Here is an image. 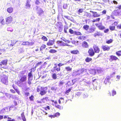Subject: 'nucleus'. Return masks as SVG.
Instances as JSON below:
<instances>
[{
	"mask_svg": "<svg viewBox=\"0 0 121 121\" xmlns=\"http://www.w3.org/2000/svg\"><path fill=\"white\" fill-rule=\"evenodd\" d=\"M48 88L46 87H37V92H40V94L43 96L45 95L47 92Z\"/></svg>",
	"mask_w": 121,
	"mask_h": 121,
	"instance_id": "obj_1",
	"label": "nucleus"
},
{
	"mask_svg": "<svg viewBox=\"0 0 121 121\" xmlns=\"http://www.w3.org/2000/svg\"><path fill=\"white\" fill-rule=\"evenodd\" d=\"M8 60H5L0 62V68L5 69L7 64Z\"/></svg>",
	"mask_w": 121,
	"mask_h": 121,
	"instance_id": "obj_2",
	"label": "nucleus"
},
{
	"mask_svg": "<svg viewBox=\"0 0 121 121\" xmlns=\"http://www.w3.org/2000/svg\"><path fill=\"white\" fill-rule=\"evenodd\" d=\"M117 22H115L112 24V25L110 26L109 27L110 30L111 31H114L115 30V26L118 24Z\"/></svg>",
	"mask_w": 121,
	"mask_h": 121,
	"instance_id": "obj_3",
	"label": "nucleus"
},
{
	"mask_svg": "<svg viewBox=\"0 0 121 121\" xmlns=\"http://www.w3.org/2000/svg\"><path fill=\"white\" fill-rule=\"evenodd\" d=\"M112 13L115 16H121V10L117 9L114 10L112 12Z\"/></svg>",
	"mask_w": 121,
	"mask_h": 121,
	"instance_id": "obj_4",
	"label": "nucleus"
},
{
	"mask_svg": "<svg viewBox=\"0 0 121 121\" xmlns=\"http://www.w3.org/2000/svg\"><path fill=\"white\" fill-rule=\"evenodd\" d=\"M118 58L115 55H111L110 56L109 60L111 62L114 60L116 61L117 60H119Z\"/></svg>",
	"mask_w": 121,
	"mask_h": 121,
	"instance_id": "obj_5",
	"label": "nucleus"
},
{
	"mask_svg": "<svg viewBox=\"0 0 121 121\" xmlns=\"http://www.w3.org/2000/svg\"><path fill=\"white\" fill-rule=\"evenodd\" d=\"M93 48L95 53H99L100 49L98 46L94 45L93 46Z\"/></svg>",
	"mask_w": 121,
	"mask_h": 121,
	"instance_id": "obj_6",
	"label": "nucleus"
},
{
	"mask_svg": "<svg viewBox=\"0 0 121 121\" xmlns=\"http://www.w3.org/2000/svg\"><path fill=\"white\" fill-rule=\"evenodd\" d=\"M88 53L89 56H93L95 54V53L93 50L91 48L89 49L88 51Z\"/></svg>",
	"mask_w": 121,
	"mask_h": 121,
	"instance_id": "obj_7",
	"label": "nucleus"
},
{
	"mask_svg": "<svg viewBox=\"0 0 121 121\" xmlns=\"http://www.w3.org/2000/svg\"><path fill=\"white\" fill-rule=\"evenodd\" d=\"M57 43L59 45L62 46H68L69 45L67 43H65L61 41H57Z\"/></svg>",
	"mask_w": 121,
	"mask_h": 121,
	"instance_id": "obj_8",
	"label": "nucleus"
},
{
	"mask_svg": "<svg viewBox=\"0 0 121 121\" xmlns=\"http://www.w3.org/2000/svg\"><path fill=\"white\" fill-rule=\"evenodd\" d=\"M1 81L4 84L7 85L8 84V78L7 76H5L1 79Z\"/></svg>",
	"mask_w": 121,
	"mask_h": 121,
	"instance_id": "obj_9",
	"label": "nucleus"
},
{
	"mask_svg": "<svg viewBox=\"0 0 121 121\" xmlns=\"http://www.w3.org/2000/svg\"><path fill=\"white\" fill-rule=\"evenodd\" d=\"M101 48L104 51H108L110 49V47L106 45H102Z\"/></svg>",
	"mask_w": 121,
	"mask_h": 121,
	"instance_id": "obj_10",
	"label": "nucleus"
},
{
	"mask_svg": "<svg viewBox=\"0 0 121 121\" xmlns=\"http://www.w3.org/2000/svg\"><path fill=\"white\" fill-rule=\"evenodd\" d=\"M56 26L57 28L59 29V31L60 32H61L63 30L62 26L60 25L59 23H58L57 24H56Z\"/></svg>",
	"mask_w": 121,
	"mask_h": 121,
	"instance_id": "obj_11",
	"label": "nucleus"
},
{
	"mask_svg": "<svg viewBox=\"0 0 121 121\" xmlns=\"http://www.w3.org/2000/svg\"><path fill=\"white\" fill-rule=\"evenodd\" d=\"M110 78L109 76L107 77L105 79L104 83L106 84H107L109 83V81Z\"/></svg>",
	"mask_w": 121,
	"mask_h": 121,
	"instance_id": "obj_12",
	"label": "nucleus"
},
{
	"mask_svg": "<svg viewBox=\"0 0 121 121\" xmlns=\"http://www.w3.org/2000/svg\"><path fill=\"white\" fill-rule=\"evenodd\" d=\"M70 53L76 55L79 54V52L78 50H73L71 51H70Z\"/></svg>",
	"mask_w": 121,
	"mask_h": 121,
	"instance_id": "obj_13",
	"label": "nucleus"
},
{
	"mask_svg": "<svg viewBox=\"0 0 121 121\" xmlns=\"http://www.w3.org/2000/svg\"><path fill=\"white\" fill-rule=\"evenodd\" d=\"M95 25L100 30H102L104 29L105 28L104 26L101 25H99L98 24H95Z\"/></svg>",
	"mask_w": 121,
	"mask_h": 121,
	"instance_id": "obj_14",
	"label": "nucleus"
},
{
	"mask_svg": "<svg viewBox=\"0 0 121 121\" xmlns=\"http://www.w3.org/2000/svg\"><path fill=\"white\" fill-rule=\"evenodd\" d=\"M54 41L52 40H49L47 43V45L48 46H52L54 43Z\"/></svg>",
	"mask_w": 121,
	"mask_h": 121,
	"instance_id": "obj_15",
	"label": "nucleus"
},
{
	"mask_svg": "<svg viewBox=\"0 0 121 121\" xmlns=\"http://www.w3.org/2000/svg\"><path fill=\"white\" fill-rule=\"evenodd\" d=\"M26 75H23L21 77L20 79V81L21 82H25L26 80Z\"/></svg>",
	"mask_w": 121,
	"mask_h": 121,
	"instance_id": "obj_16",
	"label": "nucleus"
},
{
	"mask_svg": "<svg viewBox=\"0 0 121 121\" xmlns=\"http://www.w3.org/2000/svg\"><path fill=\"white\" fill-rule=\"evenodd\" d=\"M55 66L54 67V69L57 71H60V67L58 66L56 64H55Z\"/></svg>",
	"mask_w": 121,
	"mask_h": 121,
	"instance_id": "obj_17",
	"label": "nucleus"
},
{
	"mask_svg": "<svg viewBox=\"0 0 121 121\" xmlns=\"http://www.w3.org/2000/svg\"><path fill=\"white\" fill-rule=\"evenodd\" d=\"M82 46L84 48H88L89 45L85 41L84 42L82 43Z\"/></svg>",
	"mask_w": 121,
	"mask_h": 121,
	"instance_id": "obj_18",
	"label": "nucleus"
},
{
	"mask_svg": "<svg viewBox=\"0 0 121 121\" xmlns=\"http://www.w3.org/2000/svg\"><path fill=\"white\" fill-rule=\"evenodd\" d=\"M12 21V17H8L6 19V22L7 24L10 23Z\"/></svg>",
	"mask_w": 121,
	"mask_h": 121,
	"instance_id": "obj_19",
	"label": "nucleus"
},
{
	"mask_svg": "<svg viewBox=\"0 0 121 121\" xmlns=\"http://www.w3.org/2000/svg\"><path fill=\"white\" fill-rule=\"evenodd\" d=\"M46 45L44 44H43L42 45L40 48V51L42 53V51L44 50L46 48Z\"/></svg>",
	"mask_w": 121,
	"mask_h": 121,
	"instance_id": "obj_20",
	"label": "nucleus"
},
{
	"mask_svg": "<svg viewBox=\"0 0 121 121\" xmlns=\"http://www.w3.org/2000/svg\"><path fill=\"white\" fill-rule=\"evenodd\" d=\"M83 16L84 17H90L91 16V14L90 13H89L87 12H85Z\"/></svg>",
	"mask_w": 121,
	"mask_h": 121,
	"instance_id": "obj_21",
	"label": "nucleus"
},
{
	"mask_svg": "<svg viewBox=\"0 0 121 121\" xmlns=\"http://www.w3.org/2000/svg\"><path fill=\"white\" fill-rule=\"evenodd\" d=\"M109 94L110 96H114V95H115L116 94V92L115 91L113 90L112 91V93H111L110 92H109Z\"/></svg>",
	"mask_w": 121,
	"mask_h": 121,
	"instance_id": "obj_22",
	"label": "nucleus"
},
{
	"mask_svg": "<svg viewBox=\"0 0 121 121\" xmlns=\"http://www.w3.org/2000/svg\"><path fill=\"white\" fill-rule=\"evenodd\" d=\"M92 13L93 14V16L94 17H99L100 15L99 14H98L96 12H93L92 11Z\"/></svg>",
	"mask_w": 121,
	"mask_h": 121,
	"instance_id": "obj_23",
	"label": "nucleus"
},
{
	"mask_svg": "<svg viewBox=\"0 0 121 121\" xmlns=\"http://www.w3.org/2000/svg\"><path fill=\"white\" fill-rule=\"evenodd\" d=\"M13 106H11L10 108L9 107H7L5 108L4 109L5 110V112H7L9 111L10 110H12V109L13 108Z\"/></svg>",
	"mask_w": 121,
	"mask_h": 121,
	"instance_id": "obj_24",
	"label": "nucleus"
},
{
	"mask_svg": "<svg viewBox=\"0 0 121 121\" xmlns=\"http://www.w3.org/2000/svg\"><path fill=\"white\" fill-rule=\"evenodd\" d=\"M92 60V59L91 58L87 57L85 59V61L86 62L89 63Z\"/></svg>",
	"mask_w": 121,
	"mask_h": 121,
	"instance_id": "obj_25",
	"label": "nucleus"
},
{
	"mask_svg": "<svg viewBox=\"0 0 121 121\" xmlns=\"http://www.w3.org/2000/svg\"><path fill=\"white\" fill-rule=\"evenodd\" d=\"M21 116L23 121H26V119L25 117L24 112H22L21 114Z\"/></svg>",
	"mask_w": 121,
	"mask_h": 121,
	"instance_id": "obj_26",
	"label": "nucleus"
},
{
	"mask_svg": "<svg viewBox=\"0 0 121 121\" xmlns=\"http://www.w3.org/2000/svg\"><path fill=\"white\" fill-rule=\"evenodd\" d=\"M31 5L29 3L28 1H27L26 4L25 6L27 9L29 8L30 7Z\"/></svg>",
	"mask_w": 121,
	"mask_h": 121,
	"instance_id": "obj_27",
	"label": "nucleus"
},
{
	"mask_svg": "<svg viewBox=\"0 0 121 121\" xmlns=\"http://www.w3.org/2000/svg\"><path fill=\"white\" fill-rule=\"evenodd\" d=\"M32 72V71L31 70L30 72L28 73V79H32L33 77L32 75V73H31Z\"/></svg>",
	"mask_w": 121,
	"mask_h": 121,
	"instance_id": "obj_28",
	"label": "nucleus"
},
{
	"mask_svg": "<svg viewBox=\"0 0 121 121\" xmlns=\"http://www.w3.org/2000/svg\"><path fill=\"white\" fill-rule=\"evenodd\" d=\"M5 95L9 98H13V95L9 93H6L5 94Z\"/></svg>",
	"mask_w": 121,
	"mask_h": 121,
	"instance_id": "obj_29",
	"label": "nucleus"
},
{
	"mask_svg": "<svg viewBox=\"0 0 121 121\" xmlns=\"http://www.w3.org/2000/svg\"><path fill=\"white\" fill-rule=\"evenodd\" d=\"M78 39H79L83 40L85 39L86 37L85 36H81L78 37Z\"/></svg>",
	"mask_w": 121,
	"mask_h": 121,
	"instance_id": "obj_30",
	"label": "nucleus"
},
{
	"mask_svg": "<svg viewBox=\"0 0 121 121\" xmlns=\"http://www.w3.org/2000/svg\"><path fill=\"white\" fill-rule=\"evenodd\" d=\"M7 11L9 13H11L13 11V9L11 7L8 8L7 9Z\"/></svg>",
	"mask_w": 121,
	"mask_h": 121,
	"instance_id": "obj_31",
	"label": "nucleus"
},
{
	"mask_svg": "<svg viewBox=\"0 0 121 121\" xmlns=\"http://www.w3.org/2000/svg\"><path fill=\"white\" fill-rule=\"evenodd\" d=\"M89 27V25H84L83 27V28L84 29L86 30H88Z\"/></svg>",
	"mask_w": 121,
	"mask_h": 121,
	"instance_id": "obj_32",
	"label": "nucleus"
},
{
	"mask_svg": "<svg viewBox=\"0 0 121 121\" xmlns=\"http://www.w3.org/2000/svg\"><path fill=\"white\" fill-rule=\"evenodd\" d=\"M31 43L29 42L28 41H25L23 42L22 43V44L23 45H30Z\"/></svg>",
	"mask_w": 121,
	"mask_h": 121,
	"instance_id": "obj_33",
	"label": "nucleus"
},
{
	"mask_svg": "<svg viewBox=\"0 0 121 121\" xmlns=\"http://www.w3.org/2000/svg\"><path fill=\"white\" fill-rule=\"evenodd\" d=\"M116 54L118 56H121V50L118 51L116 52Z\"/></svg>",
	"mask_w": 121,
	"mask_h": 121,
	"instance_id": "obj_34",
	"label": "nucleus"
},
{
	"mask_svg": "<svg viewBox=\"0 0 121 121\" xmlns=\"http://www.w3.org/2000/svg\"><path fill=\"white\" fill-rule=\"evenodd\" d=\"M52 78L54 79H56L57 78V76L56 73H53L52 75Z\"/></svg>",
	"mask_w": 121,
	"mask_h": 121,
	"instance_id": "obj_35",
	"label": "nucleus"
},
{
	"mask_svg": "<svg viewBox=\"0 0 121 121\" xmlns=\"http://www.w3.org/2000/svg\"><path fill=\"white\" fill-rule=\"evenodd\" d=\"M41 39L43 40L44 41H47L48 40L46 36H42L41 38Z\"/></svg>",
	"mask_w": 121,
	"mask_h": 121,
	"instance_id": "obj_36",
	"label": "nucleus"
},
{
	"mask_svg": "<svg viewBox=\"0 0 121 121\" xmlns=\"http://www.w3.org/2000/svg\"><path fill=\"white\" fill-rule=\"evenodd\" d=\"M57 51L56 50L53 49H51L50 50L49 52L50 53H53L56 52Z\"/></svg>",
	"mask_w": 121,
	"mask_h": 121,
	"instance_id": "obj_37",
	"label": "nucleus"
},
{
	"mask_svg": "<svg viewBox=\"0 0 121 121\" xmlns=\"http://www.w3.org/2000/svg\"><path fill=\"white\" fill-rule=\"evenodd\" d=\"M83 11V9H80L78 11V14H80V13H82Z\"/></svg>",
	"mask_w": 121,
	"mask_h": 121,
	"instance_id": "obj_38",
	"label": "nucleus"
},
{
	"mask_svg": "<svg viewBox=\"0 0 121 121\" xmlns=\"http://www.w3.org/2000/svg\"><path fill=\"white\" fill-rule=\"evenodd\" d=\"M65 69L67 71H71L72 69V68L69 66L65 67Z\"/></svg>",
	"mask_w": 121,
	"mask_h": 121,
	"instance_id": "obj_39",
	"label": "nucleus"
},
{
	"mask_svg": "<svg viewBox=\"0 0 121 121\" xmlns=\"http://www.w3.org/2000/svg\"><path fill=\"white\" fill-rule=\"evenodd\" d=\"M43 11L42 9H40L39 11L37 12V13L39 15H40L41 14L43 13Z\"/></svg>",
	"mask_w": 121,
	"mask_h": 121,
	"instance_id": "obj_40",
	"label": "nucleus"
},
{
	"mask_svg": "<svg viewBox=\"0 0 121 121\" xmlns=\"http://www.w3.org/2000/svg\"><path fill=\"white\" fill-rule=\"evenodd\" d=\"M113 40L111 39H110L106 41V43L108 44H110L112 43L113 41Z\"/></svg>",
	"mask_w": 121,
	"mask_h": 121,
	"instance_id": "obj_41",
	"label": "nucleus"
},
{
	"mask_svg": "<svg viewBox=\"0 0 121 121\" xmlns=\"http://www.w3.org/2000/svg\"><path fill=\"white\" fill-rule=\"evenodd\" d=\"M42 63V62L41 61H40L38 62L36 64L35 67V68L36 67L39 65H40Z\"/></svg>",
	"mask_w": 121,
	"mask_h": 121,
	"instance_id": "obj_42",
	"label": "nucleus"
},
{
	"mask_svg": "<svg viewBox=\"0 0 121 121\" xmlns=\"http://www.w3.org/2000/svg\"><path fill=\"white\" fill-rule=\"evenodd\" d=\"M74 33L75 35H82V34L81 32H79L75 31Z\"/></svg>",
	"mask_w": 121,
	"mask_h": 121,
	"instance_id": "obj_43",
	"label": "nucleus"
},
{
	"mask_svg": "<svg viewBox=\"0 0 121 121\" xmlns=\"http://www.w3.org/2000/svg\"><path fill=\"white\" fill-rule=\"evenodd\" d=\"M95 30L94 28H91L89 29L90 32L91 33H92Z\"/></svg>",
	"mask_w": 121,
	"mask_h": 121,
	"instance_id": "obj_44",
	"label": "nucleus"
},
{
	"mask_svg": "<svg viewBox=\"0 0 121 121\" xmlns=\"http://www.w3.org/2000/svg\"><path fill=\"white\" fill-rule=\"evenodd\" d=\"M101 35V33L99 32H97L96 33H95L94 34V36H99Z\"/></svg>",
	"mask_w": 121,
	"mask_h": 121,
	"instance_id": "obj_45",
	"label": "nucleus"
},
{
	"mask_svg": "<svg viewBox=\"0 0 121 121\" xmlns=\"http://www.w3.org/2000/svg\"><path fill=\"white\" fill-rule=\"evenodd\" d=\"M55 117H58L60 115V113L59 112H57L54 114Z\"/></svg>",
	"mask_w": 121,
	"mask_h": 121,
	"instance_id": "obj_46",
	"label": "nucleus"
},
{
	"mask_svg": "<svg viewBox=\"0 0 121 121\" xmlns=\"http://www.w3.org/2000/svg\"><path fill=\"white\" fill-rule=\"evenodd\" d=\"M100 19V18H97L95 20H94L92 21L93 22H97L99 21Z\"/></svg>",
	"mask_w": 121,
	"mask_h": 121,
	"instance_id": "obj_47",
	"label": "nucleus"
},
{
	"mask_svg": "<svg viewBox=\"0 0 121 121\" xmlns=\"http://www.w3.org/2000/svg\"><path fill=\"white\" fill-rule=\"evenodd\" d=\"M69 32L71 34H73L74 32L73 30H72V29H69Z\"/></svg>",
	"mask_w": 121,
	"mask_h": 121,
	"instance_id": "obj_48",
	"label": "nucleus"
},
{
	"mask_svg": "<svg viewBox=\"0 0 121 121\" xmlns=\"http://www.w3.org/2000/svg\"><path fill=\"white\" fill-rule=\"evenodd\" d=\"M66 63L64 64H62L61 63H60L58 64V66L60 67L61 66H62L64 65H66Z\"/></svg>",
	"mask_w": 121,
	"mask_h": 121,
	"instance_id": "obj_49",
	"label": "nucleus"
},
{
	"mask_svg": "<svg viewBox=\"0 0 121 121\" xmlns=\"http://www.w3.org/2000/svg\"><path fill=\"white\" fill-rule=\"evenodd\" d=\"M64 83V82L62 81H60L59 83V85L61 86Z\"/></svg>",
	"mask_w": 121,
	"mask_h": 121,
	"instance_id": "obj_50",
	"label": "nucleus"
},
{
	"mask_svg": "<svg viewBox=\"0 0 121 121\" xmlns=\"http://www.w3.org/2000/svg\"><path fill=\"white\" fill-rule=\"evenodd\" d=\"M52 104L53 106H54L55 107L56 105L57 104V102L56 101L54 102L53 103H52Z\"/></svg>",
	"mask_w": 121,
	"mask_h": 121,
	"instance_id": "obj_51",
	"label": "nucleus"
},
{
	"mask_svg": "<svg viewBox=\"0 0 121 121\" xmlns=\"http://www.w3.org/2000/svg\"><path fill=\"white\" fill-rule=\"evenodd\" d=\"M34 98V97L32 95L31 96H30V97H29V99L31 101H32L33 100V98Z\"/></svg>",
	"mask_w": 121,
	"mask_h": 121,
	"instance_id": "obj_52",
	"label": "nucleus"
},
{
	"mask_svg": "<svg viewBox=\"0 0 121 121\" xmlns=\"http://www.w3.org/2000/svg\"><path fill=\"white\" fill-rule=\"evenodd\" d=\"M5 112V110L4 108L0 111V113L2 114Z\"/></svg>",
	"mask_w": 121,
	"mask_h": 121,
	"instance_id": "obj_53",
	"label": "nucleus"
},
{
	"mask_svg": "<svg viewBox=\"0 0 121 121\" xmlns=\"http://www.w3.org/2000/svg\"><path fill=\"white\" fill-rule=\"evenodd\" d=\"M32 80V79H28V84L29 85H30L31 83V81Z\"/></svg>",
	"mask_w": 121,
	"mask_h": 121,
	"instance_id": "obj_54",
	"label": "nucleus"
},
{
	"mask_svg": "<svg viewBox=\"0 0 121 121\" xmlns=\"http://www.w3.org/2000/svg\"><path fill=\"white\" fill-rule=\"evenodd\" d=\"M56 107L58 108L59 109H61V106L58 104H57V105H56Z\"/></svg>",
	"mask_w": 121,
	"mask_h": 121,
	"instance_id": "obj_55",
	"label": "nucleus"
},
{
	"mask_svg": "<svg viewBox=\"0 0 121 121\" xmlns=\"http://www.w3.org/2000/svg\"><path fill=\"white\" fill-rule=\"evenodd\" d=\"M81 94V93L80 92H78L76 94V97H79L80 96Z\"/></svg>",
	"mask_w": 121,
	"mask_h": 121,
	"instance_id": "obj_56",
	"label": "nucleus"
},
{
	"mask_svg": "<svg viewBox=\"0 0 121 121\" xmlns=\"http://www.w3.org/2000/svg\"><path fill=\"white\" fill-rule=\"evenodd\" d=\"M71 91V89L70 88L68 90H66L65 91V93L67 94L69 93Z\"/></svg>",
	"mask_w": 121,
	"mask_h": 121,
	"instance_id": "obj_57",
	"label": "nucleus"
},
{
	"mask_svg": "<svg viewBox=\"0 0 121 121\" xmlns=\"http://www.w3.org/2000/svg\"><path fill=\"white\" fill-rule=\"evenodd\" d=\"M44 108L46 110H47V109H48V110H50V106H48L46 107H45Z\"/></svg>",
	"mask_w": 121,
	"mask_h": 121,
	"instance_id": "obj_58",
	"label": "nucleus"
},
{
	"mask_svg": "<svg viewBox=\"0 0 121 121\" xmlns=\"http://www.w3.org/2000/svg\"><path fill=\"white\" fill-rule=\"evenodd\" d=\"M42 103H45L46 101V100L44 98H43L41 100Z\"/></svg>",
	"mask_w": 121,
	"mask_h": 121,
	"instance_id": "obj_59",
	"label": "nucleus"
},
{
	"mask_svg": "<svg viewBox=\"0 0 121 121\" xmlns=\"http://www.w3.org/2000/svg\"><path fill=\"white\" fill-rule=\"evenodd\" d=\"M117 28L119 29H121V24H120L119 25H117Z\"/></svg>",
	"mask_w": 121,
	"mask_h": 121,
	"instance_id": "obj_60",
	"label": "nucleus"
},
{
	"mask_svg": "<svg viewBox=\"0 0 121 121\" xmlns=\"http://www.w3.org/2000/svg\"><path fill=\"white\" fill-rule=\"evenodd\" d=\"M14 45V43H12V44H6V46H9V45L10 46H13V45Z\"/></svg>",
	"mask_w": 121,
	"mask_h": 121,
	"instance_id": "obj_61",
	"label": "nucleus"
},
{
	"mask_svg": "<svg viewBox=\"0 0 121 121\" xmlns=\"http://www.w3.org/2000/svg\"><path fill=\"white\" fill-rule=\"evenodd\" d=\"M25 95L26 96H27L30 95V93L28 92H26L25 93Z\"/></svg>",
	"mask_w": 121,
	"mask_h": 121,
	"instance_id": "obj_62",
	"label": "nucleus"
},
{
	"mask_svg": "<svg viewBox=\"0 0 121 121\" xmlns=\"http://www.w3.org/2000/svg\"><path fill=\"white\" fill-rule=\"evenodd\" d=\"M116 8L117 9H118L119 10L121 9V5H119L118 6L116 7Z\"/></svg>",
	"mask_w": 121,
	"mask_h": 121,
	"instance_id": "obj_63",
	"label": "nucleus"
},
{
	"mask_svg": "<svg viewBox=\"0 0 121 121\" xmlns=\"http://www.w3.org/2000/svg\"><path fill=\"white\" fill-rule=\"evenodd\" d=\"M106 13V11L105 10H104L102 12V13L103 14H105Z\"/></svg>",
	"mask_w": 121,
	"mask_h": 121,
	"instance_id": "obj_64",
	"label": "nucleus"
}]
</instances>
